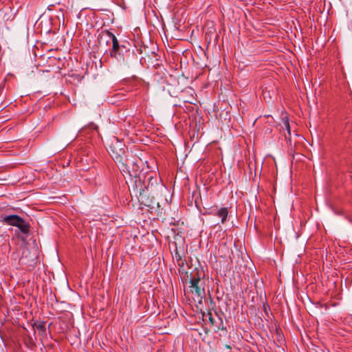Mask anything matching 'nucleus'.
Here are the masks:
<instances>
[{"mask_svg":"<svg viewBox=\"0 0 352 352\" xmlns=\"http://www.w3.org/2000/svg\"><path fill=\"white\" fill-rule=\"evenodd\" d=\"M200 283V278L193 276L190 280L189 289L185 294L186 298L198 304L202 303V299L205 296V290Z\"/></svg>","mask_w":352,"mask_h":352,"instance_id":"nucleus-1","label":"nucleus"},{"mask_svg":"<svg viewBox=\"0 0 352 352\" xmlns=\"http://www.w3.org/2000/svg\"><path fill=\"white\" fill-rule=\"evenodd\" d=\"M4 221L8 225L14 226L20 229L23 233L29 231L30 226L17 215H8L4 218Z\"/></svg>","mask_w":352,"mask_h":352,"instance_id":"nucleus-2","label":"nucleus"},{"mask_svg":"<svg viewBox=\"0 0 352 352\" xmlns=\"http://www.w3.org/2000/svg\"><path fill=\"white\" fill-rule=\"evenodd\" d=\"M106 34L108 36V37L112 41V48L109 52L110 56L112 58H116L117 60H120L122 58V54L120 52L122 46L119 45V42L117 38L113 33H111L109 31H107Z\"/></svg>","mask_w":352,"mask_h":352,"instance_id":"nucleus-3","label":"nucleus"},{"mask_svg":"<svg viewBox=\"0 0 352 352\" xmlns=\"http://www.w3.org/2000/svg\"><path fill=\"white\" fill-rule=\"evenodd\" d=\"M116 146L119 148L118 152L114 151L116 148V145L109 146V152H111V155L114 160L120 161L122 160L121 155L124 153V148L121 147L122 146V142H120L118 139H116Z\"/></svg>","mask_w":352,"mask_h":352,"instance_id":"nucleus-4","label":"nucleus"},{"mask_svg":"<svg viewBox=\"0 0 352 352\" xmlns=\"http://www.w3.org/2000/svg\"><path fill=\"white\" fill-rule=\"evenodd\" d=\"M210 214L217 216L219 218H221V223L222 224H224L226 221H227V218L229 214V210L228 208H221L217 211H212L210 212Z\"/></svg>","mask_w":352,"mask_h":352,"instance_id":"nucleus-5","label":"nucleus"},{"mask_svg":"<svg viewBox=\"0 0 352 352\" xmlns=\"http://www.w3.org/2000/svg\"><path fill=\"white\" fill-rule=\"evenodd\" d=\"M282 120H283V125L287 131L288 136L289 138L291 136V130H290L289 119L287 117H284L282 118Z\"/></svg>","mask_w":352,"mask_h":352,"instance_id":"nucleus-6","label":"nucleus"},{"mask_svg":"<svg viewBox=\"0 0 352 352\" xmlns=\"http://www.w3.org/2000/svg\"><path fill=\"white\" fill-rule=\"evenodd\" d=\"M195 100V98L192 96V100H184V102H189L190 104H193V100Z\"/></svg>","mask_w":352,"mask_h":352,"instance_id":"nucleus-7","label":"nucleus"},{"mask_svg":"<svg viewBox=\"0 0 352 352\" xmlns=\"http://www.w3.org/2000/svg\"><path fill=\"white\" fill-rule=\"evenodd\" d=\"M185 91L189 92L192 96V92H193V90L191 88H188Z\"/></svg>","mask_w":352,"mask_h":352,"instance_id":"nucleus-8","label":"nucleus"},{"mask_svg":"<svg viewBox=\"0 0 352 352\" xmlns=\"http://www.w3.org/2000/svg\"><path fill=\"white\" fill-rule=\"evenodd\" d=\"M44 327L43 324H39L38 326V328H41V329H43Z\"/></svg>","mask_w":352,"mask_h":352,"instance_id":"nucleus-9","label":"nucleus"},{"mask_svg":"<svg viewBox=\"0 0 352 352\" xmlns=\"http://www.w3.org/2000/svg\"><path fill=\"white\" fill-rule=\"evenodd\" d=\"M210 320L211 323L212 324L213 323V319L211 317L210 318Z\"/></svg>","mask_w":352,"mask_h":352,"instance_id":"nucleus-10","label":"nucleus"}]
</instances>
